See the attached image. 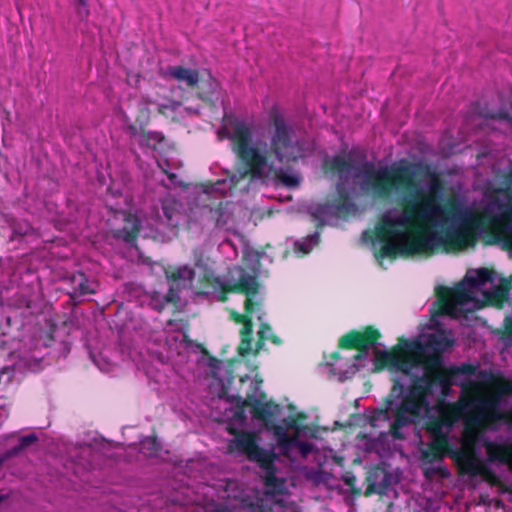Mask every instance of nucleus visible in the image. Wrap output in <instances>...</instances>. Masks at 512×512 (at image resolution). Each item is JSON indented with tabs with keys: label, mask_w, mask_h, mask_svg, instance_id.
Listing matches in <instances>:
<instances>
[{
	"label": "nucleus",
	"mask_w": 512,
	"mask_h": 512,
	"mask_svg": "<svg viewBox=\"0 0 512 512\" xmlns=\"http://www.w3.org/2000/svg\"><path fill=\"white\" fill-rule=\"evenodd\" d=\"M413 165H393L375 168L370 162L361 166L364 179L361 189L376 200H388L396 194H404L402 213L391 218L384 217L375 228V238L381 248L375 253L378 260L418 254L432 255L439 249L457 251L475 246L479 237L485 245L502 244L512 250V202L499 203L498 213L487 205L467 214L457 229H446L442 233L435 228L460 211L454 200L443 205L438 194L443 191L441 179L433 174L429 192L423 193L415 180Z\"/></svg>",
	"instance_id": "nucleus-1"
},
{
	"label": "nucleus",
	"mask_w": 512,
	"mask_h": 512,
	"mask_svg": "<svg viewBox=\"0 0 512 512\" xmlns=\"http://www.w3.org/2000/svg\"><path fill=\"white\" fill-rule=\"evenodd\" d=\"M269 120V148L261 150L252 144V129L243 121L231 122L233 131L228 135L232 143V151L236 156L237 164L235 174L231 181L249 178L261 179L266 176V169L272 173L284 186L297 187L300 177L285 171L281 167H275L274 158L284 166H291L304 159L307 155L305 141L298 137L293 126L289 124L277 106H273L268 113Z\"/></svg>",
	"instance_id": "nucleus-2"
},
{
	"label": "nucleus",
	"mask_w": 512,
	"mask_h": 512,
	"mask_svg": "<svg viewBox=\"0 0 512 512\" xmlns=\"http://www.w3.org/2000/svg\"><path fill=\"white\" fill-rule=\"evenodd\" d=\"M456 378L452 368H438L434 371L426 366L423 376H414L409 386V392L397 410L395 427L407 423H419L423 413L429 410L428 397L433 388L439 386L442 396L446 397Z\"/></svg>",
	"instance_id": "nucleus-3"
},
{
	"label": "nucleus",
	"mask_w": 512,
	"mask_h": 512,
	"mask_svg": "<svg viewBox=\"0 0 512 512\" xmlns=\"http://www.w3.org/2000/svg\"><path fill=\"white\" fill-rule=\"evenodd\" d=\"M232 438L227 443L230 454L244 456L248 461L256 463L264 472V485L274 491H280L284 481L277 477L275 461L278 456L273 449L267 450L260 446L261 437L258 432L227 427Z\"/></svg>",
	"instance_id": "nucleus-4"
},
{
	"label": "nucleus",
	"mask_w": 512,
	"mask_h": 512,
	"mask_svg": "<svg viewBox=\"0 0 512 512\" xmlns=\"http://www.w3.org/2000/svg\"><path fill=\"white\" fill-rule=\"evenodd\" d=\"M448 455L458 466L459 473L470 476H487L490 470L482 463L473 449H453L448 437L431 438L427 450L423 451V459L429 463L443 460Z\"/></svg>",
	"instance_id": "nucleus-5"
},
{
	"label": "nucleus",
	"mask_w": 512,
	"mask_h": 512,
	"mask_svg": "<svg viewBox=\"0 0 512 512\" xmlns=\"http://www.w3.org/2000/svg\"><path fill=\"white\" fill-rule=\"evenodd\" d=\"M246 381H250V387L245 398L239 394L229 395L225 388H223L222 391L227 395L229 401L235 403L237 408L244 409L249 407L255 419L264 422L266 426L274 424L276 415L280 410L279 405L273 401H266V393L260 389L262 385L261 379L252 381L248 375L240 378L241 383H245Z\"/></svg>",
	"instance_id": "nucleus-6"
},
{
	"label": "nucleus",
	"mask_w": 512,
	"mask_h": 512,
	"mask_svg": "<svg viewBox=\"0 0 512 512\" xmlns=\"http://www.w3.org/2000/svg\"><path fill=\"white\" fill-rule=\"evenodd\" d=\"M392 382L393 385L389 394L384 398L382 406L374 410L370 416V425L372 427H377L378 422H386L391 420L389 424L390 435L393 437V439L402 440L404 439L402 429L410 425H416L417 423H407L399 427H395L397 410L407 396L409 387L406 389L404 384L401 382V379L398 377H394Z\"/></svg>",
	"instance_id": "nucleus-7"
},
{
	"label": "nucleus",
	"mask_w": 512,
	"mask_h": 512,
	"mask_svg": "<svg viewBox=\"0 0 512 512\" xmlns=\"http://www.w3.org/2000/svg\"><path fill=\"white\" fill-rule=\"evenodd\" d=\"M392 382L393 385L389 394L384 398L382 406L374 410L370 416V425L372 427H377L378 422H386L391 420L389 424L390 435L393 437V439L402 440L404 439L402 429L410 425H416L417 423H407L399 427H395L397 410L407 396L409 387L406 389L404 384L401 382V379L398 377H394Z\"/></svg>",
	"instance_id": "nucleus-8"
},
{
	"label": "nucleus",
	"mask_w": 512,
	"mask_h": 512,
	"mask_svg": "<svg viewBox=\"0 0 512 512\" xmlns=\"http://www.w3.org/2000/svg\"><path fill=\"white\" fill-rule=\"evenodd\" d=\"M241 274L238 280L233 283H225L221 280L219 276L214 275H205V282L216 288H220V292L217 296V300L221 303H225L228 301L229 293H238L246 296V300L244 303V310L247 313H253L254 306L259 305V303L253 302L252 298L259 293L260 284L258 282L257 276L247 273L244 269L240 268Z\"/></svg>",
	"instance_id": "nucleus-9"
},
{
	"label": "nucleus",
	"mask_w": 512,
	"mask_h": 512,
	"mask_svg": "<svg viewBox=\"0 0 512 512\" xmlns=\"http://www.w3.org/2000/svg\"><path fill=\"white\" fill-rule=\"evenodd\" d=\"M471 289L467 282H462L453 288L439 286L436 289L438 314L454 316L459 305H464L472 300Z\"/></svg>",
	"instance_id": "nucleus-10"
},
{
	"label": "nucleus",
	"mask_w": 512,
	"mask_h": 512,
	"mask_svg": "<svg viewBox=\"0 0 512 512\" xmlns=\"http://www.w3.org/2000/svg\"><path fill=\"white\" fill-rule=\"evenodd\" d=\"M412 348L415 354L421 355L427 366L438 367L441 363V353L453 345V341L443 333L429 334L425 342L414 340Z\"/></svg>",
	"instance_id": "nucleus-11"
},
{
	"label": "nucleus",
	"mask_w": 512,
	"mask_h": 512,
	"mask_svg": "<svg viewBox=\"0 0 512 512\" xmlns=\"http://www.w3.org/2000/svg\"><path fill=\"white\" fill-rule=\"evenodd\" d=\"M380 331L372 325L365 326L362 330H351L344 334L338 342V347L345 350H366L378 343L381 338Z\"/></svg>",
	"instance_id": "nucleus-12"
},
{
	"label": "nucleus",
	"mask_w": 512,
	"mask_h": 512,
	"mask_svg": "<svg viewBox=\"0 0 512 512\" xmlns=\"http://www.w3.org/2000/svg\"><path fill=\"white\" fill-rule=\"evenodd\" d=\"M422 363H425V361L421 355L415 354L412 342L404 338L399 339L393 370L401 372L404 376H411L412 380L415 375L411 374V370Z\"/></svg>",
	"instance_id": "nucleus-13"
},
{
	"label": "nucleus",
	"mask_w": 512,
	"mask_h": 512,
	"mask_svg": "<svg viewBox=\"0 0 512 512\" xmlns=\"http://www.w3.org/2000/svg\"><path fill=\"white\" fill-rule=\"evenodd\" d=\"M220 88L219 82L212 76L210 72L200 73L197 86L193 91L197 98L207 105H214L215 96Z\"/></svg>",
	"instance_id": "nucleus-14"
},
{
	"label": "nucleus",
	"mask_w": 512,
	"mask_h": 512,
	"mask_svg": "<svg viewBox=\"0 0 512 512\" xmlns=\"http://www.w3.org/2000/svg\"><path fill=\"white\" fill-rule=\"evenodd\" d=\"M165 75L166 77L174 79L180 89L193 91L194 87L197 86L200 72L197 69L174 65L167 68Z\"/></svg>",
	"instance_id": "nucleus-15"
},
{
	"label": "nucleus",
	"mask_w": 512,
	"mask_h": 512,
	"mask_svg": "<svg viewBox=\"0 0 512 512\" xmlns=\"http://www.w3.org/2000/svg\"><path fill=\"white\" fill-rule=\"evenodd\" d=\"M123 221V227L113 232L114 237L128 244L136 242L141 231L140 219L132 213H125Z\"/></svg>",
	"instance_id": "nucleus-16"
},
{
	"label": "nucleus",
	"mask_w": 512,
	"mask_h": 512,
	"mask_svg": "<svg viewBox=\"0 0 512 512\" xmlns=\"http://www.w3.org/2000/svg\"><path fill=\"white\" fill-rule=\"evenodd\" d=\"M68 282L71 286L69 296L72 300L85 295H93L96 293L94 282H91L85 273L77 271L68 277Z\"/></svg>",
	"instance_id": "nucleus-17"
},
{
	"label": "nucleus",
	"mask_w": 512,
	"mask_h": 512,
	"mask_svg": "<svg viewBox=\"0 0 512 512\" xmlns=\"http://www.w3.org/2000/svg\"><path fill=\"white\" fill-rule=\"evenodd\" d=\"M367 487L365 490V496H371L373 494H383L388 485V476L380 468L371 469L366 477Z\"/></svg>",
	"instance_id": "nucleus-18"
},
{
	"label": "nucleus",
	"mask_w": 512,
	"mask_h": 512,
	"mask_svg": "<svg viewBox=\"0 0 512 512\" xmlns=\"http://www.w3.org/2000/svg\"><path fill=\"white\" fill-rule=\"evenodd\" d=\"M337 198L330 201L337 215L347 216L356 209L350 194L343 183L336 186Z\"/></svg>",
	"instance_id": "nucleus-19"
},
{
	"label": "nucleus",
	"mask_w": 512,
	"mask_h": 512,
	"mask_svg": "<svg viewBox=\"0 0 512 512\" xmlns=\"http://www.w3.org/2000/svg\"><path fill=\"white\" fill-rule=\"evenodd\" d=\"M484 447L490 461H498L503 464L512 463V445L486 441Z\"/></svg>",
	"instance_id": "nucleus-20"
},
{
	"label": "nucleus",
	"mask_w": 512,
	"mask_h": 512,
	"mask_svg": "<svg viewBox=\"0 0 512 512\" xmlns=\"http://www.w3.org/2000/svg\"><path fill=\"white\" fill-rule=\"evenodd\" d=\"M396 350L397 345L394 346L390 351L378 350L374 351V367L373 372L378 373L386 368L393 370V364L396 363Z\"/></svg>",
	"instance_id": "nucleus-21"
},
{
	"label": "nucleus",
	"mask_w": 512,
	"mask_h": 512,
	"mask_svg": "<svg viewBox=\"0 0 512 512\" xmlns=\"http://www.w3.org/2000/svg\"><path fill=\"white\" fill-rule=\"evenodd\" d=\"M354 168V161L351 158L340 155H336L324 162V169L326 171L337 173L340 176L349 173Z\"/></svg>",
	"instance_id": "nucleus-22"
},
{
	"label": "nucleus",
	"mask_w": 512,
	"mask_h": 512,
	"mask_svg": "<svg viewBox=\"0 0 512 512\" xmlns=\"http://www.w3.org/2000/svg\"><path fill=\"white\" fill-rule=\"evenodd\" d=\"M310 215L317 222V228H322L326 224L327 220L330 217L337 215V213L335 212L331 202L327 201L311 207Z\"/></svg>",
	"instance_id": "nucleus-23"
},
{
	"label": "nucleus",
	"mask_w": 512,
	"mask_h": 512,
	"mask_svg": "<svg viewBox=\"0 0 512 512\" xmlns=\"http://www.w3.org/2000/svg\"><path fill=\"white\" fill-rule=\"evenodd\" d=\"M493 271L488 268H479L471 274H467L465 281L470 288L475 289L493 281Z\"/></svg>",
	"instance_id": "nucleus-24"
},
{
	"label": "nucleus",
	"mask_w": 512,
	"mask_h": 512,
	"mask_svg": "<svg viewBox=\"0 0 512 512\" xmlns=\"http://www.w3.org/2000/svg\"><path fill=\"white\" fill-rule=\"evenodd\" d=\"M229 202L220 201L209 209V217L216 227H224L230 218L228 211Z\"/></svg>",
	"instance_id": "nucleus-25"
},
{
	"label": "nucleus",
	"mask_w": 512,
	"mask_h": 512,
	"mask_svg": "<svg viewBox=\"0 0 512 512\" xmlns=\"http://www.w3.org/2000/svg\"><path fill=\"white\" fill-rule=\"evenodd\" d=\"M165 141V136L159 131H149L144 127H141V138L138 143L140 147H147L153 150H157L161 143Z\"/></svg>",
	"instance_id": "nucleus-26"
},
{
	"label": "nucleus",
	"mask_w": 512,
	"mask_h": 512,
	"mask_svg": "<svg viewBox=\"0 0 512 512\" xmlns=\"http://www.w3.org/2000/svg\"><path fill=\"white\" fill-rule=\"evenodd\" d=\"M479 410L487 420L492 422L500 421L504 418V414L499 410L498 403L492 399L480 400Z\"/></svg>",
	"instance_id": "nucleus-27"
},
{
	"label": "nucleus",
	"mask_w": 512,
	"mask_h": 512,
	"mask_svg": "<svg viewBox=\"0 0 512 512\" xmlns=\"http://www.w3.org/2000/svg\"><path fill=\"white\" fill-rule=\"evenodd\" d=\"M460 416V407L455 403L439 406L438 417L447 425H452Z\"/></svg>",
	"instance_id": "nucleus-28"
},
{
	"label": "nucleus",
	"mask_w": 512,
	"mask_h": 512,
	"mask_svg": "<svg viewBox=\"0 0 512 512\" xmlns=\"http://www.w3.org/2000/svg\"><path fill=\"white\" fill-rule=\"evenodd\" d=\"M508 292L506 289L497 287L490 292H485L484 298L488 305L494 306L498 309L504 307V303L507 300Z\"/></svg>",
	"instance_id": "nucleus-29"
},
{
	"label": "nucleus",
	"mask_w": 512,
	"mask_h": 512,
	"mask_svg": "<svg viewBox=\"0 0 512 512\" xmlns=\"http://www.w3.org/2000/svg\"><path fill=\"white\" fill-rule=\"evenodd\" d=\"M274 434L277 437L278 445L282 453L286 454L291 446L295 443L296 438L289 436L285 429L278 425H274Z\"/></svg>",
	"instance_id": "nucleus-30"
},
{
	"label": "nucleus",
	"mask_w": 512,
	"mask_h": 512,
	"mask_svg": "<svg viewBox=\"0 0 512 512\" xmlns=\"http://www.w3.org/2000/svg\"><path fill=\"white\" fill-rule=\"evenodd\" d=\"M163 215L166 218V224L170 228H177L180 225L179 211L172 203L162 205Z\"/></svg>",
	"instance_id": "nucleus-31"
},
{
	"label": "nucleus",
	"mask_w": 512,
	"mask_h": 512,
	"mask_svg": "<svg viewBox=\"0 0 512 512\" xmlns=\"http://www.w3.org/2000/svg\"><path fill=\"white\" fill-rule=\"evenodd\" d=\"M160 450L156 436L146 437L140 442V452L146 456H155Z\"/></svg>",
	"instance_id": "nucleus-32"
},
{
	"label": "nucleus",
	"mask_w": 512,
	"mask_h": 512,
	"mask_svg": "<svg viewBox=\"0 0 512 512\" xmlns=\"http://www.w3.org/2000/svg\"><path fill=\"white\" fill-rule=\"evenodd\" d=\"M186 275L188 279H192L194 272L191 269H188L186 266L175 268L172 271L165 270V276L167 280L176 284V282L186 279Z\"/></svg>",
	"instance_id": "nucleus-33"
},
{
	"label": "nucleus",
	"mask_w": 512,
	"mask_h": 512,
	"mask_svg": "<svg viewBox=\"0 0 512 512\" xmlns=\"http://www.w3.org/2000/svg\"><path fill=\"white\" fill-rule=\"evenodd\" d=\"M445 425L446 424L439 417H434L426 423V430L431 435V438L448 437V435L443 432Z\"/></svg>",
	"instance_id": "nucleus-34"
},
{
	"label": "nucleus",
	"mask_w": 512,
	"mask_h": 512,
	"mask_svg": "<svg viewBox=\"0 0 512 512\" xmlns=\"http://www.w3.org/2000/svg\"><path fill=\"white\" fill-rule=\"evenodd\" d=\"M498 194L505 195L508 202H512V162L510 163L507 172L503 175V187L496 190Z\"/></svg>",
	"instance_id": "nucleus-35"
},
{
	"label": "nucleus",
	"mask_w": 512,
	"mask_h": 512,
	"mask_svg": "<svg viewBox=\"0 0 512 512\" xmlns=\"http://www.w3.org/2000/svg\"><path fill=\"white\" fill-rule=\"evenodd\" d=\"M180 290L181 289L178 284L172 283L169 286L167 293L163 296L164 301H166L167 303L173 304L174 306H177L180 301V295H179Z\"/></svg>",
	"instance_id": "nucleus-36"
},
{
	"label": "nucleus",
	"mask_w": 512,
	"mask_h": 512,
	"mask_svg": "<svg viewBox=\"0 0 512 512\" xmlns=\"http://www.w3.org/2000/svg\"><path fill=\"white\" fill-rule=\"evenodd\" d=\"M150 102L145 100L143 104L140 105L139 114L137 115L136 122L141 124V127H144L148 124L150 120Z\"/></svg>",
	"instance_id": "nucleus-37"
},
{
	"label": "nucleus",
	"mask_w": 512,
	"mask_h": 512,
	"mask_svg": "<svg viewBox=\"0 0 512 512\" xmlns=\"http://www.w3.org/2000/svg\"><path fill=\"white\" fill-rule=\"evenodd\" d=\"M482 115L485 118L505 122L508 128H512V117L505 111L485 113Z\"/></svg>",
	"instance_id": "nucleus-38"
},
{
	"label": "nucleus",
	"mask_w": 512,
	"mask_h": 512,
	"mask_svg": "<svg viewBox=\"0 0 512 512\" xmlns=\"http://www.w3.org/2000/svg\"><path fill=\"white\" fill-rule=\"evenodd\" d=\"M272 333V329L268 323H261L260 329L258 331V342L256 344V353L261 349L263 346V342L265 340H268L269 335Z\"/></svg>",
	"instance_id": "nucleus-39"
},
{
	"label": "nucleus",
	"mask_w": 512,
	"mask_h": 512,
	"mask_svg": "<svg viewBox=\"0 0 512 512\" xmlns=\"http://www.w3.org/2000/svg\"><path fill=\"white\" fill-rule=\"evenodd\" d=\"M451 368L456 377L459 375H474L477 369L475 365L469 363H463L460 366H453Z\"/></svg>",
	"instance_id": "nucleus-40"
},
{
	"label": "nucleus",
	"mask_w": 512,
	"mask_h": 512,
	"mask_svg": "<svg viewBox=\"0 0 512 512\" xmlns=\"http://www.w3.org/2000/svg\"><path fill=\"white\" fill-rule=\"evenodd\" d=\"M167 302L164 297H161L158 292H154L151 296L150 305L157 312H162L166 307Z\"/></svg>",
	"instance_id": "nucleus-41"
},
{
	"label": "nucleus",
	"mask_w": 512,
	"mask_h": 512,
	"mask_svg": "<svg viewBox=\"0 0 512 512\" xmlns=\"http://www.w3.org/2000/svg\"><path fill=\"white\" fill-rule=\"evenodd\" d=\"M76 12L80 19L86 20L90 15L89 0H77Z\"/></svg>",
	"instance_id": "nucleus-42"
},
{
	"label": "nucleus",
	"mask_w": 512,
	"mask_h": 512,
	"mask_svg": "<svg viewBox=\"0 0 512 512\" xmlns=\"http://www.w3.org/2000/svg\"><path fill=\"white\" fill-rule=\"evenodd\" d=\"M179 106L180 103L175 101H169L168 103L158 105V113L168 117L169 114L174 113Z\"/></svg>",
	"instance_id": "nucleus-43"
},
{
	"label": "nucleus",
	"mask_w": 512,
	"mask_h": 512,
	"mask_svg": "<svg viewBox=\"0 0 512 512\" xmlns=\"http://www.w3.org/2000/svg\"><path fill=\"white\" fill-rule=\"evenodd\" d=\"M306 417V414L303 412L298 413L295 417L291 416L285 420L286 426L291 429L300 430V424L306 419Z\"/></svg>",
	"instance_id": "nucleus-44"
},
{
	"label": "nucleus",
	"mask_w": 512,
	"mask_h": 512,
	"mask_svg": "<svg viewBox=\"0 0 512 512\" xmlns=\"http://www.w3.org/2000/svg\"><path fill=\"white\" fill-rule=\"evenodd\" d=\"M37 441H38V437L36 436V434L31 433L28 435L21 436L18 440V444L21 447V449L24 451L26 448L30 447Z\"/></svg>",
	"instance_id": "nucleus-45"
},
{
	"label": "nucleus",
	"mask_w": 512,
	"mask_h": 512,
	"mask_svg": "<svg viewBox=\"0 0 512 512\" xmlns=\"http://www.w3.org/2000/svg\"><path fill=\"white\" fill-rule=\"evenodd\" d=\"M251 350H252V339L241 338V342L237 349L238 353L241 356H246L251 352Z\"/></svg>",
	"instance_id": "nucleus-46"
},
{
	"label": "nucleus",
	"mask_w": 512,
	"mask_h": 512,
	"mask_svg": "<svg viewBox=\"0 0 512 512\" xmlns=\"http://www.w3.org/2000/svg\"><path fill=\"white\" fill-rule=\"evenodd\" d=\"M253 334V321L252 318L247 320L244 324H242V328L240 330L241 338L252 339Z\"/></svg>",
	"instance_id": "nucleus-47"
},
{
	"label": "nucleus",
	"mask_w": 512,
	"mask_h": 512,
	"mask_svg": "<svg viewBox=\"0 0 512 512\" xmlns=\"http://www.w3.org/2000/svg\"><path fill=\"white\" fill-rule=\"evenodd\" d=\"M251 313H247L245 311L244 314H239L235 311H232L231 313V318L236 322V323H241V324H244L247 320H250L251 319V316H250Z\"/></svg>",
	"instance_id": "nucleus-48"
},
{
	"label": "nucleus",
	"mask_w": 512,
	"mask_h": 512,
	"mask_svg": "<svg viewBox=\"0 0 512 512\" xmlns=\"http://www.w3.org/2000/svg\"><path fill=\"white\" fill-rule=\"evenodd\" d=\"M23 450L21 449V447L19 446V444L13 446L12 448L8 449L3 455H2V458H4V460H7L9 458H12V457H15L17 455H19Z\"/></svg>",
	"instance_id": "nucleus-49"
},
{
	"label": "nucleus",
	"mask_w": 512,
	"mask_h": 512,
	"mask_svg": "<svg viewBox=\"0 0 512 512\" xmlns=\"http://www.w3.org/2000/svg\"><path fill=\"white\" fill-rule=\"evenodd\" d=\"M504 328H505V332H504L505 335L507 337L512 338V317L505 318Z\"/></svg>",
	"instance_id": "nucleus-50"
},
{
	"label": "nucleus",
	"mask_w": 512,
	"mask_h": 512,
	"mask_svg": "<svg viewBox=\"0 0 512 512\" xmlns=\"http://www.w3.org/2000/svg\"><path fill=\"white\" fill-rule=\"evenodd\" d=\"M356 481H357V479H356V477H355L354 475H348V476L344 477V483H345L347 486L351 487V489H352L354 492H357V493H358V492H359V490H358V491H355V490H354V485H355Z\"/></svg>",
	"instance_id": "nucleus-51"
},
{
	"label": "nucleus",
	"mask_w": 512,
	"mask_h": 512,
	"mask_svg": "<svg viewBox=\"0 0 512 512\" xmlns=\"http://www.w3.org/2000/svg\"><path fill=\"white\" fill-rule=\"evenodd\" d=\"M128 132L132 137L141 136V126L137 127L135 124H131L128 126Z\"/></svg>",
	"instance_id": "nucleus-52"
},
{
	"label": "nucleus",
	"mask_w": 512,
	"mask_h": 512,
	"mask_svg": "<svg viewBox=\"0 0 512 512\" xmlns=\"http://www.w3.org/2000/svg\"><path fill=\"white\" fill-rule=\"evenodd\" d=\"M369 351L366 350H357V353L353 356V360L359 361L364 359L368 355Z\"/></svg>",
	"instance_id": "nucleus-53"
},
{
	"label": "nucleus",
	"mask_w": 512,
	"mask_h": 512,
	"mask_svg": "<svg viewBox=\"0 0 512 512\" xmlns=\"http://www.w3.org/2000/svg\"><path fill=\"white\" fill-rule=\"evenodd\" d=\"M268 340H270L275 345H280L282 343V340L274 333L269 335Z\"/></svg>",
	"instance_id": "nucleus-54"
},
{
	"label": "nucleus",
	"mask_w": 512,
	"mask_h": 512,
	"mask_svg": "<svg viewBox=\"0 0 512 512\" xmlns=\"http://www.w3.org/2000/svg\"><path fill=\"white\" fill-rule=\"evenodd\" d=\"M331 362H327L328 365H333V362L340 359V353L339 352H333L330 354Z\"/></svg>",
	"instance_id": "nucleus-55"
},
{
	"label": "nucleus",
	"mask_w": 512,
	"mask_h": 512,
	"mask_svg": "<svg viewBox=\"0 0 512 512\" xmlns=\"http://www.w3.org/2000/svg\"><path fill=\"white\" fill-rule=\"evenodd\" d=\"M439 471L441 472L442 475H446L447 474V470L446 469H439Z\"/></svg>",
	"instance_id": "nucleus-56"
},
{
	"label": "nucleus",
	"mask_w": 512,
	"mask_h": 512,
	"mask_svg": "<svg viewBox=\"0 0 512 512\" xmlns=\"http://www.w3.org/2000/svg\"><path fill=\"white\" fill-rule=\"evenodd\" d=\"M307 450H308V449L306 448V445H302V451H303L304 453H306V451H307Z\"/></svg>",
	"instance_id": "nucleus-57"
},
{
	"label": "nucleus",
	"mask_w": 512,
	"mask_h": 512,
	"mask_svg": "<svg viewBox=\"0 0 512 512\" xmlns=\"http://www.w3.org/2000/svg\"><path fill=\"white\" fill-rule=\"evenodd\" d=\"M4 458H2V456L0 457V466L2 465V463L4 462Z\"/></svg>",
	"instance_id": "nucleus-58"
}]
</instances>
